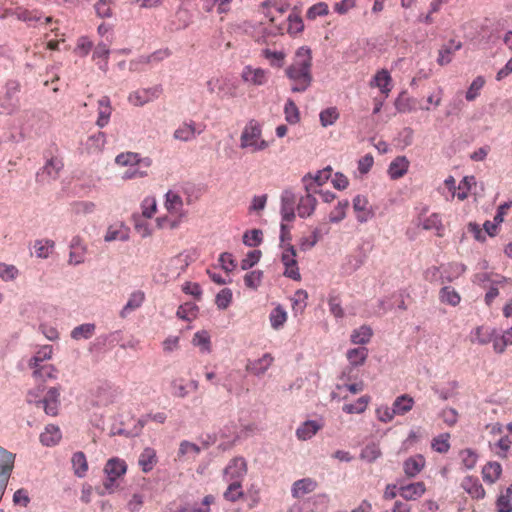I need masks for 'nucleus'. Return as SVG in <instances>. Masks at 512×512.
Masks as SVG:
<instances>
[{
  "mask_svg": "<svg viewBox=\"0 0 512 512\" xmlns=\"http://www.w3.org/2000/svg\"><path fill=\"white\" fill-rule=\"evenodd\" d=\"M242 241L248 247L259 246L263 241V232L260 229L248 230L244 233Z\"/></svg>",
  "mask_w": 512,
  "mask_h": 512,
  "instance_id": "nucleus-50",
  "label": "nucleus"
},
{
  "mask_svg": "<svg viewBox=\"0 0 512 512\" xmlns=\"http://www.w3.org/2000/svg\"><path fill=\"white\" fill-rule=\"evenodd\" d=\"M146 219L147 218H142L140 216L133 217L134 228L142 238H146L151 235V228Z\"/></svg>",
  "mask_w": 512,
  "mask_h": 512,
  "instance_id": "nucleus-63",
  "label": "nucleus"
},
{
  "mask_svg": "<svg viewBox=\"0 0 512 512\" xmlns=\"http://www.w3.org/2000/svg\"><path fill=\"white\" fill-rule=\"evenodd\" d=\"M110 50L107 45L103 42L97 44L93 52V59H102L103 63H98L99 68L106 71L108 65Z\"/></svg>",
  "mask_w": 512,
  "mask_h": 512,
  "instance_id": "nucleus-55",
  "label": "nucleus"
},
{
  "mask_svg": "<svg viewBox=\"0 0 512 512\" xmlns=\"http://www.w3.org/2000/svg\"><path fill=\"white\" fill-rule=\"evenodd\" d=\"M163 93L161 84L154 85L149 88H141L133 91L128 96V101L137 107L144 106L145 104L158 99Z\"/></svg>",
  "mask_w": 512,
  "mask_h": 512,
  "instance_id": "nucleus-6",
  "label": "nucleus"
},
{
  "mask_svg": "<svg viewBox=\"0 0 512 512\" xmlns=\"http://www.w3.org/2000/svg\"><path fill=\"white\" fill-rule=\"evenodd\" d=\"M426 491L425 484L423 482L410 483L403 485L399 488V494L405 500H417Z\"/></svg>",
  "mask_w": 512,
  "mask_h": 512,
  "instance_id": "nucleus-21",
  "label": "nucleus"
},
{
  "mask_svg": "<svg viewBox=\"0 0 512 512\" xmlns=\"http://www.w3.org/2000/svg\"><path fill=\"white\" fill-rule=\"evenodd\" d=\"M274 358L270 353H265L261 358L248 361L246 370L256 376L263 375L272 365Z\"/></svg>",
  "mask_w": 512,
  "mask_h": 512,
  "instance_id": "nucleus-18",
  "label": "nucleus"
},
{
  "mask_svg": "<svg viewBox=\"0 0 512 512\" xmlns=\"http://www.w3.org/2000/svg\"><path fill=\"white\" fill-rule=\"evenodd\" d=\"M415 100L406 97L404 93L400 94L395 100V108L400 113L411 112L414 109Z\"/></svg>",
  "mask_w": 512,
  "mask_h": 512,
  "instance_id": "nucleus-59",
  "label": "nucleus"
},
{
  "mask_svg": "<svg viewBox=\"0 0 512 512\" xmlns=\"http://www.w3.org/2000/svg\"><path fill=\"white\" fill-rule=\"evenodd\" d=\"M198 311L199 308L196 304L187 302L179 306L176 315L182 320L191 321L192 318H196Z\"/></svg>",
  "mask_w": 512,
  "mask_h": 512,
  "instance_id": "nucleus-45",
  "label": "nucleus"
},
{
  "mask_svg": "<svg viewBox=\"0 0 512 512\" xmlns=\"http://www.w3.org/2000/svg\"><path fill=\"white\" fill-rule=\"evenodd\" d=\"M127 469L126 463L119 459H110L105 465L107 479L104 482V488L109 492L114 491L115 481L117 478L125 474Z\"/></svg>",
  "mask_w": 512,
  "mask_h": 512,
  "instance_id": "nucleus-9",
  "label": "nucleus"
},
{
  "mask_svg": "<svg viewBox=\"0 0 512 512\" xmlns=\"http://www.w3.org/2000/svg\"><path fill=\"white\" fill-rule=\"evenodd\" d=\"M192 343L194 346L200 347L202 352L209 353L211 351L210 335L206 330L197 331L193 336Z\"/></svg>",
  "mask_w": 512,
  "mask_h": 512,
  "instance_id": "nucleus-46",
  "label": "nucleus"
},
{
  "mask_svg": "<svg viewBox=\"0 0 512 512\" xmlns=\"http://www.w3.org/2000/svg\"><path fill=\"white\" fill-rule=\"evenodd\" d=\"M368 357V349L366 347H358L347 351V359L349 365L354 368L362 366Z\"/></svg>",
  "mask_w": 512,
  "mask_h": 512,
  "instance_id": "nucleus-33",
  "label": "nucleus"
},
{
  "mask_svg": "<svg viewBox=\"0 0 512 512\" xmlns=\"http://www.w3.org/2000/svg\"><path fill=\"white\" fill-rule=\"evenodd\" d=\"M409 160L406 156H397L390 164L387 173L392 180L403 177L409 168Z\"/></svg>",
  "mask_w": 512,
  "mask_h": 512,
  "instance_id": "nucleus-17",
  "label": "nucleus"
},
{
  "mask_svg": "<svg viewBox=\"0 0 512 512\" xmlns=\"http://www.w3.org/2000/svg\"><path fill=\"white\" fill-rule=\"evenodd\" d=\"M497 512H512V484L501 492L496 501Z\"/></svg>",
  "mask_w": 512,
  "mask_h": 512,
  "instance_id": "nucleus-42",
  "label": "nucleus"
},
{
  "mask_svg": "<svg viewBox=\"0 0 512 512\" xmlns=\"http://www.w3.org/2000/svg\"><path fill=\"white\" fill-rule=\"evenodd\" d=\"M320 429V425L314 420H307L296 430V435L301 440L310 439Z\"/></svg>",
  "mask_w": 512,
  "mask_h": 512,
  "instance_id": "nucleus-37",
  "label": "nucleus"
},
{
  "mask_svg": "<svg viewBox=\"0 0 512 512\" xmlns=\"http://www.w3.org/2000/svg\"><path fill=\"white\" fill-rule=\"evenodd\" d=\"M507 433L503 434V427L496 423L491 427V433L493 435H499V438L495 440L496 448H511L512 446V422L506 426Z\"/></svg>",
  "mask_w": 512,
  "mask_h": 512,
  "instance_id": "nucleus-16",
  "label": "nucleus"
},
{
  "mask_svg": "<svg viewBox=\"0 0 512 512\" xmlns=\"http://www.w3.org/2000/svg\"><path fill=\"white\" fill-rule=\"evenodd\" d=\"M339 112L336 107H329L319 114L320 123L323 127L332 126L339 119Z\"/></svg>",
  "mask_w": 512,
  "mask_h": 512,
  "instance_id": "nucleus-51",
  "label": "nucleus"
},
{
  "mask_svg": "<svg viewBox=\"0 0 512 512\" xmlns=\"http://www.w3.org/2000/svg\"><path fill=\"white\" fill-rule=\"evenodd\" d=\"M70 253L68 263L70 265H79L85 261V254L87 247L83 243V239L80 236H74L70 242Z\"/></svg>",
  "mask_w": 512,
  "mask_h": 512,
  "instance_id": "nucleus-14",
  "label": "nucleus"
},
{
  "mask_svg": "<svg viewBox=\"0 0 512 512\" xmlns=\"http://www.w3.org/2000/svg\"><path fill=\"white\" fill-rule=\"evenodd\" d=\"M316 193L306 192L305 196L299 199L297 205L298 216L300 218H307L313 214L317 205V199L315 198Z\"/></svg>",
  "mask_w": 512,
  "mask_h": 512,
  "instance_id": "nucleus-19",
  "label": "nucleus"
},
{
  "mask_svg": "<svg viewBox=\"0 0 512 512\" xmlns=\"http://www.w3.org/2000/svg\"><path fill=\"white\" fill-rule=\"evenodd\" d=\"M493 328L483 325L477 326L471 333V342L479 345H487L493 339Z\"/></svg>",
  "mask_w": 512,
  "mask_h": 512,
  "instance_id": "nucleus-32",
  "label": "nucleus"
},
{
  "mask_svg": "<svg viewBox=\"0 0 512 512\" xmlns=\"http://www.w3.org/2000/svg\"><path fill=\"white\" fill-rule=\"evenodd\" d=\"M165 206L170 212H180L182 210L183 200L177 193L168 191L166 193Z\"/></svg>",
  "mask_w": 512,
  "mask_h": 512,
  "instance_id": "nucleus-56",
  "label": "nucleus"
},
{
  "mask_svg": "<svg viewBox=\"0 0 512 512\" xmlns=\"http://www.w3.org/2000/svg\"><path fill=\"white\" fill-rule=\"evenodd\" d=\"M462 489L470 495L471 498L480 500L485 497V490L480 480L473 476H466L461 482Z\"/></svg>",
  "mask_w": 512,
  "mask_h": 512,
  "instance_id": "nucleus-15",
  "label": "nucleus"
},
{
  "mask_svg": "<svg viewBox=\"0 0 512 512\" xmlns=\"http://www.w3.org/2000/svg\"><path fill=\"white\" fill-rule=\"evenodd\" d=\"M439 299L442 303L451 306H457L461 301L459 293L451 286H444L440 289Z\"/></svg>",
  "mask_w": 512,
  "mask_h": 512,
  "instance_id": "nucleus-41",
  "label": "nucleus"
},
{
  "mask_svg": "<svg viewBox=\"0 0 512 512\" xmlns=\"http://www.w3.org/2000/svg\"><path fill=\"white\" fill-rule=\"evenodd\" d=\"M422 227L425 230H435L438 237L443 236L444 226L439 214L432 213L422 221Z\"/></svg>",
  "mask_w": 512,
  "mask_h": 512,
  "instance_id": "nucleus-38",
  "label": "nucleus"
},
{
  "mask_svg": "<svg viewBox=\"0 0 512 512\" xmlns=\"http://www.w3.org/2000/svg\"><path fill=\"white\" fill-rule=\"evenodd\" d=\"M247 465L246 461L241 457L232 459L224 470V477L226 480L241 481L246 475Z\"/></svg>",
  "mask_w": 512,
  "mask_h": 512,
  "instance_id": "nucleus-12",
  "label": "nucleus"
},
{
  "mask_svg": "<svg viewBox=\"0 0 512 512\" xmlns=\"http://www.w3.org/2000/svg\"><path fill=\"white\" fill-rule=\"evenodd\" d=\"M282 248L284 249V251L281 256V262L285 266V270L283 273L284 276L296 281L300 280L301 275L297 265L295 247L292 244L287 243Z\"/></svg>",
  "mask_w": 512,
  "mask_h": 512,
  "instance_id": "nucleus-8",
  "label": "nucleus"
},
{
  "mask_svg": "<svg viewBox=\"0 0 512 512\" xmlns=\"http://www.w3.org/2000/svg\"><path fill=\"white\" fill-rule=\"evenodd\" d=\"M391 80L392 79L390 73L386 69H382L378 71L373 77V80L371 81V86L374 85L378 87L381 93L387 96L391 91V88L389 87Z\"/></svg>",
  "mask_w": 512,
  "mask_h": 512,
  "instance_id": "nucleus-31",
  "label": "nucleus"
},
{
  "mask_svg": "<svg viewBox=\"0 0 512 512\" xmlns=\"http://www.w3.org/2000/svg\"><path fill=\"white\" fill-rule=\"evenodd\" d=\"M502 474V467L498 462H488L482 468L483 480L488 484H494Z\"/></svg>",
  "mask_w": 512,
  "mask_h": 512,
  "instance_id": "nucleus-29",
  "label": "nucleus"
},
{
  "mask_svg": "<svg viewBox=\"0 0 512 512\" xmlns=\"http://www.w3.org/2000/svg\"><path fill=\"white\" fill-rule=\"evenodd\" d=\"M63 166L62 160L57 157L47 159L45 165L36 173V182L46 184L55 181Z\"/></svg>",
  "mask_w": 512,
  "mask_h": 512,
  "instance_id": "nucleus-7",
  "label": "nucleus"
},
{
  "mask_svg": "<svg viewBox=\"0 0 512 512\" xmlns=\"http://www.w3.org/2000/svg\"><path fill=\"white\" fill-rule=\"evenodd\" d=\"M329 232V227L327 226V224H324V227H316L313 231H312V235L309 238H302L301 239V242H300V249L302 251H307L309 249H311L312 247H314L317 242L323 237V235L325 234H328Z\"/></svg>",
  "mask_w": 512,
  "mask_h": 512,
  "instance_id": "nucleus-28",
  "label": "nucleus"
},
{
  "mask_svg": "<svg viewBox=\"0 0 512 512\" xmlns=\"http://www.w3.org/2000/svg\"><path fill=\"white\" fill-rule=\"evenodd\" d=\"M146 424V417L134 419L128 417L126 420L121 419L118 423H114L110 429L109 435H120L125 437L138 436L144 425Z\"/></svg>",
  "mask_w": 512,
  "mask_h": 512,
  "instance_id": "nucleus-5",
  "label": "nucleus"
},
{
  "mask_svg": "<svg viewBox=\"0 0 512 512\" xmlns=\"http://www.w3.org/2000/svg\"><path fill=\"white\" fill-rule=\"evenodd\" d=\"M285 120L289 124H297L300 121V112L292 99H288L284 106Z\"/></svg>",
  "mask_w": 512,
  "mask_h": 512,
  "instance_id": "nucleus-48",
  "label": "nucleus"
},
{
  "mask_svg": "<svg viewBox=\"0 0 512 512\" xmlns=\"http://www.w3.org/2000/svg\"><path fill=\"white\" fill-rule=\"evenodd\" d=\"M331 168L327 167L324 170L318 171L315 176L311 174H306L302 178V182L304 184V188L306 192H319V187L322 186L327 180L330 178Z\"/></svg>",
  "mask_w": 512,
  "mask_h": 512,
  "instance_id": "nucleus-11",
  "label": "nucleus"
},
{
  "mask_svg": "<svg viewBox=\"0 0 512 512\" xmlns=\"http://www.w3.org/2000/svg\"><path fill=\"white\" fill-rule=\"evenodd\" d=\"M414 405V400L412 397H410L408 394H403L401 396H398L393 404L392 408L395 412V415H404L405 413L409 412Z\"/></svg>",
  "mask_w": 512,
  "mask_h": 512,
  "instance_id": "nucleus-34",
  "label": "nucleus"
},
{
  "mask_svg": "<svg viewBox=\"0 0 512 512\" xmlns=\"http://www.w3.org/2000/svg\"><path fill=\"white\" fill-rule=\"evenodd\" d=\"M370 401L367 395L361 396L355 403L344 404L342 410L348 414L362 413L366 410Z\"/></svg>",
  "mask_w": 512,
  "mask_h": 512,
  "instance_id": "nucleus-49",
  "label": "nucleus"
},
{
  "mask_svg": "<svg viewBox=\"0 0 512 512\" xmlns=\"http://www.w3.org/2000/svg\"><path fill=\"white\" fill-rule=\"evenodd\" d=\"M112 113V107L110 98L108 96H103L98 100V118L96 121V125L100 128L105 127L110 119Z\"/></svg>",
  "mask_w": 512,
  "mask_h": 512,
  "instance_id": "nucleus-22",
  "label": "nucleus"
},
{
  "mask_svg": "<svg viewBox=\"0 0 512 512\" xmlns=\"http://www.w3.org/2000/svg\"><path fill=\"white\" fill-rule=\"evenodd\" d=\"M349 207V201L347 199L339 201L335 208L329 214L330 223H339L346 217V210Z\"/></svg>",
  "mask_w": 512,
  "mask_h": 512,
  "instance_id": "nucleus-47",
  "label": "nucleus"
},
{
  "mask_svg": "<svg viewBox=\"0 0 512 512\" xmlns=\"http://www.w3.org/2000/svg\"><path fill=\"white\" fill-rule=\"evenodd\" d=\"M295 62L289 65L286 70V76L294 82L291 91L294 93L305 92L312 83V52L307 46L297 49Z\"/></svg>",
  "mask_w": 512,
  "mask_h": 512,
  "instance_id": "nucleus-1",
  "label": "nucleus"
},
{
  "mask_svg": "<svg viewBox=\"0 0 512 512\" xmlns=\"http://www.w3.org/2000/svg\"><path fill=\"white\" fill-rule=\"evenodd\" d=\"M56 373L57 369L53 365L45 364L33 371V377L38 380L46 381L48 379H56Z\"/></svg>",
  "mask_w": 512,
  "mask_h": 512,
  "instance_id": "nucleus-54",
  "label": "nucleus"
},
{
  "mask_svg": "<svg viewBox=\"0 0 512 512\" xmlns=\"http://www.w3.org/2000/svg\"><path fill=\"white\" fill-rule=\"evenodd\" d=\"M317 487V482L311 478H303L296 481L292 487V496L301 498L308 493L313 492Z\"/></svg>",
  "mask_w": 512,
  "mask_h": 512,
  "instance_id": "nucleus-23",
  "label": "nucleus"
},
{
  "mask_svg": "<svg viewBox=\"0 0 512 512\" xmlns=\"http://www.w3.org/2000/svg\"><path fill=\"white\" fill-rule=\"evenodd\" d=\"M329 13V7L325 2H318L314 5H312L307 13L306 17L309 20H314L318 16H326Z\"/></svg>",
  "mask_w": 512,
  "mask_h": 512,
  "instance_id": "nucleus-62",
  "label": "nucleus"
},
{
  "mask_svg": "<svg viewBox=\"0 0 512 512\" xmlns=\"http://www.w3.org/2000/svg\"><path fill=\"white\" fill-rule=\"evenodd\" d=\"M232 301V291L229 288H224L220 292L217 293L215 298V304L218 309L225 310L231 304Z\"/></svg>",
  "mask_w": 512,
  "mask_h": 512,
  "instance_id": "nucleus-61",
  "label": "nucleus"
},
{
  "mask_svg": "<svg viewBox=\"0 0 512 512\" xmlns=\"http://www.w3.org/2000/svg\"><path fill=\"white\" fill-rule=\"evenodd\" d=\"M195 122L190 120L189 122H184L180 125L173 134L174 139L188 142L195 138L196 136V127Z\"/></svg>",
  "mask_w": 512,
  "mask_h": 512,
  "instance_id": "nucleus-26",
  "label": "nucleus"
},
{
  "mask_svg": "<svg viewBox=\"0 0 512 512\" xmlns=\"http://www.w3.org/2000/svg\"><path fill=\"white\" fill-rule=\"evenodd\" d=\"M484 84H485V79L482 76H477L472 81V83L470 84V86L466 92V95H465L466 100L467 101L475 100L478 97L480 90L483 88Z\"/></svg>",
  "mask_w": 512,
  "mask_h": 512,
  "instance_id": "nucleus-58",
  "label": "nucleus"
},
{
  "mask_svg": "<svg viewBox=\"0 0 512 512\" xmlns=\"http://www.w3.org/2000/svg\"><path fill=\"white\" fill-rule=\"evenodd\" d=\"M373 335V331L370 326L362 325L358 329L353 330L350 340L353 344L365 345L367 344Z\"/></svg>",
  "mask_w": 512,
  "mask_h": 512,
  "instance_id": "nucleus-36",
  "label": "nucleus"
},
{
  "mask_svg": "<svg viewBox=\"0 0 512 512\" xmlns=\"http://www.w3.org/2000/svg\"><path fill=\"white\" fill-rule=\"evenodd\" d=\"M144 299H145V295L142 291L133 292L130 295L126 305L121 310L120 316L122 318H125L127 313L139 308L142 305V303L144 302Z\"/></svg>",
  "mask_w": 512,
  "mask_h": 512,
  "instance_id": "nucleus-40",
  "label": "nucleus"
},
{
  "mask_svg": "<svg viewBox=\"0 0 512 512\" xmlns=\"http://www.w3.org/2000/svg\"><path fill=\"white\" fill-rule=\"evenodd\" d=\"M242 79L253 85L261 86L267 81L266 71L262 68H253L251 66H245L242 71Z\"/></svg>",
  "mask_w": 512,
  "mask_h": 512,
  "instance_id": "nucleus-20",
  "label": "nucleus"
},
{
  "mask_svg": "<svg viewBox=\"0 0 512 512\" xmlns=\"http://www.w3.org/2000/svg\"><path fill=\"white\" fill-rule=\"evenodd\" d=\"M71 462L74 474L80 478L84 477L88 471V462L85 454L82 451L74 453Z\"/></svg>",
  "mask_w": 512,
  "mask_h": 512,
  "instance_id": "nucleus-35",
  "label": "nucleus"
},
{
  "mask_svg": "<svg viewBox=\"0 0 512 512\" xmlns=\"http://www.w3.org/2000/svg\"><path fill=\"white\" fill-rule=\"evenodd\" d=\"M156 464V455L154 450H145L139 457V465L144 472H149Z\"/></svg>",
  "mask_w": 512,
  "mask_h": 512,
  "instance_id": "nucleus-57",
  "label": "nucleus"
},
{
  "mask_svg": "<svg viewBox=\"0 0 512 512\" xmlns=\"http://www.w3.org/2000/svg\"><path fill=\"white\" fill-rule=\"evenodd\" d=\"M129 239V229L125 227L123 224L119 226L111 225L108 227L106 234L104 236V240L106 242H112L115 240L127 241Z\"/></svg>",
  "mask_w": 512,
  "mask_h": 512,
  "instance_id": "nucleus-30",
  "label": "nucleus"
},
{
  "mask_svg": "<svg viewBox=\"0 0 512 512\" xmlns=\"http://www.w3.org/2000/svg\"><path fill=\"white\" fill-rule=\"evenodd\" d=\"M115 162L121 166H140L149 168L152 165V159L150 157H141L136 152H123L116 156Z\"/></svg>",
  "mask_w": 512,
  "mask_h": 512,
  "instance_id": "nucleus-10",
  "label": "nucleus"
},
{
  "mask_svg": "<svg viewBox=\"0 0 512 512\" xmlns=\"http://www.w3.org/2000/svg\"><path fill=\"white\" fill-rule=\"evenodd\" d=\"M269 320L273 329L279 330L282 328L287 320V313L285 309L281 305L272 309L269 315Z\"/></svg>",
  "mask_w": 512,
  "mask_h": 512,
  "instance_id": "nucleus-43",
  "label": "nucleus"
},
{
  "mask_svg": "<svg viewBox=\"0 0 512 512\" xmlns=\"http://www.w3.org/2000/svg\"><path fill=\"white\" fill-rule=\"evenodd\" d=\"M15 454L8 450H0V477L7 481L14 467Z\"/></svg>",
  "mask_w": 512,
  "mask_h": 512,
  "instance_id": "nucleus-24",
  "label": "nucleus"
},
{
  "mask_svg": "<svg viewBox=\"0 0 512 512\" xmlns=\"http://www.w3.org/2000/svg\"><path fill=\"white\" fill-rule=\"evenodd\" d=\"M262 127L260 123L251 119L245 125L240 136V148H250L251 152H258L265 150L269 144L266 140L262 139Z\"/></svg>",
  "mask_w": 512,
  "mask_h": 512,
  "instance_id": "nucleus-3",
  "label": "nucleus"
},
{
  "mask_svg": "<svg viewBox=\"0 0 512 512\" xmlns=\"http://www.w3.org/2000/svg\"><path fill=\"white\" fill-rule=\"evenodd\" d=\"M352 203L359 223H366L374 216L372 209L368 206L369 201L366 196L358 194L353 198Z\"/></svg>",
  "mask_w": 512,
  "mask_h": 512,
  "instance_id": "nucleus-13",
  "label": "nucleus"
},
{
  "mask_svg": "<svg viewBox=\"0 0 512 512\" xmlns=\"http://www.w3.org/2000/svg\"><path fill=\"white\" fill-rule=\"evenodd\" d=\"M55 243L50 239L36 240L34 243L35 254L38 258L46 259L53 250Z\"/></svg>",
  "mask_w": 512,
  "mask_h": 512,
  "instance_id": "nucleus-44",
  "label": "nucleus"
},
{
  "mask_svg": "<svg viewBox=\"0 0 512 512\" xmlns=\"http://www.w3.org/2000/svg\"><path fill=\"white\" fill-rule=\"evenodd\" d=\"M287 21H288L287 32L290 35H296L298 33H301L304 30L303 20L298 13H296V12L290 13L287 18Z\"/></svg>",
  "mask_w": 512,
  "mask_h": 512,
  "instance_id": "nucleus-53",
  "label": "nucleus"
},
{
  "mask_svg": "<svg viewBox=\"0 0 512 512\" xmlns=\"http://www.w3.org/2000/svg\"><path fill=\"white\" fill-rule=\"evenodd\" d=\"M44 391L42 386L31 390L27 394V402L42 407L44 412L49 416H56L60 407V387H51L47 390L44 397H40V393Z\"/></svg>",
  "mask_w": 512,
  "mask_h": 512,
  "instance_id": "nucleus-2",
  "label": "nucleus"
},
{
  "mask_svg": "<svg viewBox=\"0 0 512 512\" xmlns=\"http://www.w3.org/2000/svg\"><path fill=\"white\" fill-rule=\"evenodd\" d=\"M425 466V459L422 455L417 454L408 458L403 465V469L405 474L408 477H415L417 474L421 472V470Z\"/></svg>",
  "mask_w": 512,
  "mask_h": 512,
  "instance_id": "nucleus-25",
  "label": "nucleus"
},
{
  "mask_svg": "<svg viewBox=\"0 0 512 512\" xmlns=\"http://www.w3.org/2000/svg\"><path fill=\"white\" fill-rule=\"evenodd\" d=\"M261 256L262 252L260 250L249 251L246 257L241 260V269L249 270L260 261Z\"/></svg>",
  "mask_w": 512,
  "mask_h": 512,
  "instance_id": "nucleus-64",
  "label": "nucleus"
},
{
  "mask_svg": "<svg viewBox=\"0 0 512 512\" xmlns=\"http://www.w3.org/2000/svg\"><path fill=\"white\" fill-rule=\"evenodd\" d=\"M96 326L94 323H84L79 326H76L71 331V338L73 340H81V339H90L94 332H95Z\"/></svg>",
  "mask_w": 512,
  "mask_h": 512,
  "instance_id": "nucleus-39",
  "label": "nucleus"
},
{
  "mask_svg": "<svg viewBox=\"0 0 512 512\" xmlns=\"http://www.w3.org/2000/svg\"><path fill=\"white\" fill-rule=\"evenodd\" d=\"M262 278H263V271H261V270H253L251 272H248L244 276L245 286L250 289L256 290L260 286V284L262 282Z\"/></svg>",
  "mask_w": 512,
  "mask_h": 512,
  "instance_id": "nucleus-60",
  "label": "nucleus"
},
{
  "mask_svg": "<svg viewBox=\"0 0 512 512\" xmlns=\"http://www.w3.org/2000/svg\"><path fill=\"white\" fill-rule=\"evenodd\" d=\"M227 490L224 492V498L230 502H236L244 493L241 486V481L230 480Z\"/></svg>",
  "mask_w": 512,
  "mask_h": 512,
  "instance_id": "nucleus-52",
  "label": "nucleus"
},
{
  "mask_svg": "<svg viewBox=\"0 0 512 512\" xmlns=\"http://www.w3.org/2000/svg\"><path fill=\"white\" fill-rule=\"evenodd\" d=\"M61 439V431L58 426L49 424L40 435V441L44 446H55Z\"/></svg>",
  "mask_w": 512,
  "mask_h": 512,
  "instance_id": "nucleus-27",
  "label": "nucleus"
},
{
  "mask_svg": "<svg viewBox=\"0 0 512 512\" xmlns=\"http://www.w3.org/2000/svg\"><path fill=\"white\" fill-rule=\"evenodd\" d=\"M20 83L17 80H8L5 84V94L0 97V114L11 115L19 108Z\"/></svg>",
  "mask_w": 512,
  "mask_h": 512,
  "instance_id": "nucleus-4",
  "label": "nucleus"
}]
</instances>
